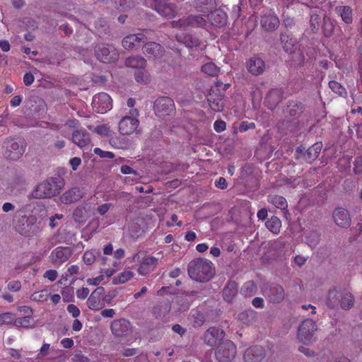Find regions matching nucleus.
Masks as SVG:
<instances>
[{
	"mask_svg": "<svg viewBox=\"0 0 362 362\" xmlns=\"http://www.w3.org/2000/svg\"><path fill=\"white\" fill-rule=\"evenodd\" d=\"M163 259L162 252H157L155 255H148L144 252L139 251L134 255L132 260L140 262L137 272L141 276H146L153 271Z\"/></svg>",
	"mask_w": 362,
	"mask_h": 362,
	"instance_id": "4",
	"label": "nucleus"
},
{
	"mask_svg": "<svg viewBox=\"0 0 362 362\" xmlns=\"http://www.w3.org/2000/svg\"><path fill=\"white\" fill-rule=\"evenodd\" d=\"M335 13L341 17L342 21L346 24L353 22V11L349 6H337L334 8Z\"/></svg>",
	"mask_w": 362,
	"mask_h": 362,
	"instance_id": "29",
	"label": "nucleus"
},
{
	"mask_svg": "<svg viewBox=\"0 0 362 362\" xmlns=\"http://www.w3.org/2000/svg\"><path fill=\"white\" fill-rule=\"evenodd\" d=\"M144 54L149 58H159L163 55V48L156 42H148L143 47Z\"/></svg>",
	"mask_w": 362,
	"mask_h": 362,
	"instance_id": "25",
	"label": "nucleus"
},
{
	"mask_svg": "<svg viewBox=\"0 0 362 362\" xmlns=\"http://www.w3.org/2000/svg\"><path fill=\"white\" fill-rule=\"evenodd\" d=\"M57 276H58L57 272L54 269L47 270L44 274V277L48 279L51 281H54L57 279Z\"/></svg>",
	"mask_w": 362,
	"mask_h": 362,
	"instance_id": "63",
	"label": "nucleus"
},
{
	"mask_svg": "<svg viewBox=\"0 0 362 362\" xmlns=\"http://www.w3.org/2000/svg\"><path fill=\"white\" fill-rule=\"evenodd\" d=\"M57 192L56 182L53 180H45L35 187L31 193L35 199L49 198Z\"/></svg>",
	"mask_w": 362,
	"mask_h": 362,
	"instance_id": "9",
	"label": "nucleus"
},
{
	"mask_svg": "<svg viewBox=\"0 0 362 362\" xmlns=\"http://www.w3.org/2000/svg\"><path fill=\"white\" fill-rule=\"evenodd\" d=\"M16 320V316L12 313H4L0 315V325H11Z\"/></svg>",
	"mask_w": 362,
	"mask_h": 362,
	"instance_id": "47",
	"label": "nucleus"
},
{
	"mask_svg": "<svg viewBox=\"0 0 362 362\" xmlns=\"http://www.w3.org/2000/svg\"><path fill=\"white\" fill-rule=\"evenodd\" d=\"M32 323V317H22L16 318L14 321V325L16 327H23V328H29L30 327Z\"/></svg>",
	"mask_w": 362,
	"mask_h": 362,
	"instance_id": "44",
	"label": "nucleus"
},
{
	"mask_svg": "<svg viewBox=\"0 0 362 362\" xmlns=\"http://www.w3.org/2000/svg\"><path fill=\"white\" fill-rule=\"evenodd\" d=\"M64 216L62 214H55L49 218V226L51 228H54L58 226L57 221L62 219Z\"/></svg>",
	"mask_w": 362,
	"mask_h": 362,
	"instance_id": "54",
	"label": "nucleus"
},
{
	"mask_svg": "<svg viewBox=\"0 0 362 362\" xmlns=\"http://www.w3.org/2000/svg\"><path fill=\"white\" fill-rule=\"evenodd\" d=\"M83 195V189L76 187L63 193L60 197V201L64 204H70L80 200Z\"/></svg>",
	"mask_w": 362,
	"mask_h": 362,
	"instance_id": "19",
	"label": "nucleus"
},
{
	"mask_svg": "<svg viewBox=\"0 0 362 362\" xmlns=\"http://www.w3.org/2000/svg\"><path fill=\"white\" fill-rule=\"evenodd\" d=\"M174 109L173 100L168 97L159 98L154 103V110L158 117L169 115L173 112Z\"/></svg>",
	"mask_w": 362,
	"mask_h": 362,
	"instance_id": "13",
	"label": "nucleus"
},
{
	"mask_svg": "<svg viewBox=\"0 0 362 362\" xmlns=\"http://www.w3.org/2000/svg\"><path fill=\"white\" fill-rule=\"evenodd\" d=\"M236 346L230 340L223 341L218 344L215 355L219 362H230L235 356Z\"/></svg>",
	"mask_w": 362,
	"mask_h": 362,
	"instance_id": "8",
	"label": "nucleus"
},
{
	"mask_svg": "<svg viewBox=\"0 0 362 362\" xmlns=\"http://www.w3.org/2000/svg\"><path fill=\"white\" fill-rule=\"evenodd\" d=\"M320 21V17L319 15H317L316 13L311 14L310 23L311 30L313 32H315L318 30Z\"/></svg>",
	"mask_w": 362,
	"mask_h": 362,
	"instance_id": "50",
	"label": "nucleus"
},
{
	"mask_svg": "<svg viewBox=\"0 0 362 362\" xmlns=\"http://www.w3.org/2000/svg\"><path fill=\"white\" fill-rule=\"evenodd\" d=\"M139 111L137 109H130L128 114L123 117L119 122V132L122 135H130L133 134L139 124L137 119Z\"/></svg>",
	"mask_w": 362,
	"mask_h": 362,
	"instance_id": "7",
	"label": "nucleus"
},
{
	"mask_svg": "<svg viewBox=\"0 0 362 362\" xmlns=\"http://www.w3.org/2000/svg\"><path fill=\"white\" fill-rule=\"evenodd\" d=\"M265 225L268 230H269L270 231L275 234H277L278 233H279L281 222L280 219L276 216H272L266 222Z\"/></svg>",
	"mask_w": 362,
	"mask_h": 362,
	"instance_id": "37",
	"label": "nucleus"
},
{
	"mask_svg": "<svg viewBox=\"0 0 362 362\" xmlns=\"http://www.w3.org/2000/svg\"><path fill=\"white\" fill-rule=\"evenodd\" d=\"M8 156L12 160L18 159L25 151V143L21 139H10L6 142Z\"/></svg>",
	"mask_w": 362,
	"mask_h": 362,
	"instance_id": "16",
	"label": "nucleus"
},
{
	"mask_svg": "<svg viewBox=\"0 0 362 362\" xmlns=\"http://www.w3.org/2000/svg\"><path fill=\"white\" fill-rule=\"evenodd\" d=\"M92 105L96 112L103 114L112 108V99L108 94L100 93L93 98Z\"/></svg>",
	"mask_w": 362,
	"mask_h": 362,
	"instance_id": "12",
	"label": "nucleus"
},
{
	"mask_svg": "<svg viewBox=\"0 0 362 362\" xmlns=\"http://www.w3.org/2000/svg\"><path fill=\"white\" fill-rule=\"evenodd\" d=\"M317 330V326L315 321L306 319L300 325L297 332L298 340L308 345L315 341V334Z\"/></svg>",
	"mask_w": 362,
	"mask_h": 362,
	"instance_id": "6",
	"label": "nucleus"
},
{
	"mask_svg": "<svg viewBox=\"0 0 362 362\" xmlns=\"http://www.w3.org/2000/svg\"><path fill=\"white\" fill-rule=\"evenodd\" d=\"M146 6L154 8L155 10L157 8V6L158 4L161 5L163 2L167 1L168 0H144Z\"/></svg>",
	"mask_w": 362,
	"mask_h": 362,
	"instance_id": "59",
	"label": "nucleus"
},
{
	"mask_svg": "<svg viewBox=\"0 0 362 362\" xmlns=\"http://www.w3.org/2000/svg\"><path fill=\"white\" fill-rule=\"evenodd\" d=\"M134 276V272L130 267L126 268L122 272L113 278V282L115 284H124L132 279Z\"/></svg>",
	"mask_w": 362,
	"mask_h": 362,
	"instance_id": "34",
	"label": "nucleus"
},
{
	"mask_svg": "<svg viewBox=\"0 0 362 362\" xmlns=\"http://www.w3.org/2000/svg\"><path fill=\"white\" fill-rule=\"evenodd\" d=\"M321 149L322 145L319 143H315L307 150L304 155L305 160L308 163H311L318 156Z\"/></svg>",
	"mask_w": 362,
	"mask_h": 362,
	"instance_id": "33",
	"label": "nucleus"
},
{
	"mask_svg": "<svg viewBox=\"0 0 362 362\" xmlns=\"http://www.w3.org/2000/svg\"><path fill=\"white\" fill-rule=\"evenodd\" d=\"M329 88L340 96H345L346 91L345 88L338 82L332 81L329 83Z\"/></svg>",
	"mask_w": 362,
	"mask_h": 362,
	"instance_id": "46",
	"label": "nucleus"
},
{
	"mask_svg": "<svg viewBox=\"0 0 362 362\" xmlns=\"http://www.w3.org/2000/svg\"><path fill=\"white\" fill-rule=\"evenodd\" d=\"M93 152L100 158H114V154L112 152L103 151L100 148H95Z\"/></svg>",
	"mask_w": 362,
	"mask_h": 362,
	"instance_id": "51",
	"label": "nucleus"
},
{
	"mask_svg": "<svg viewBox=\"0 0 362 362\" xmlns=\"http://www.w3.org/2000/svg\"><path fill=\"white\" fill-rule=\"evenodd\" d=\"M333 218L335 223L341 228H348L351 223L349 211L341 207L337 208L333 211Z\"/></svg>",
	"mask_w": 362,
	"mask_h": 362,
	"instance_id": "17",
	"label": "nucleus"
},
{
	"mask_svg": "<svg viewBox=\"0 0 362 362\" xmlns=\"http://www.w3.org/2000/svg\"><path fill=\"white\" fill-rule=\"evenodd\" d=\"M112 334L116 337H126L132 333L133 327L129 321L121 318L115 320L110 325Z\"/></svg>",
	"mask_w": 362,
	"mask_h": 362,
	"instance_id": "11",
	"label": "nucleus"
},
{
	"mask_svg": "<svg viewBox=\"0 0 362 362\" xmlns=\"http://www.w3.org/2000/svg\"><path fill=\"white\" fill-rule=\"evenodd\" d=\"M21 284L18 281H11L8 284V288L10 291L16 292L21 289Z\"/></svg>",
	"mask_w": 362,
	"mask_h": 362,
	"instance_id": "64",
	"label": "nucleus"
},
{
	"mask_svg": "<svg viewBox=\"0 0 362 362\" xmlns=\"http://www.w3.org/2000/svg\"><path fill=\"white\" fill-rule=\"evenodd\" d=\"M282 92L280 89L271 90L267 95L265 103L269 109H273L281 101Z\"/></svg>",
	"mask_w": 362,
	"mask_h": 362,
	"instance_id": "30",
	"label": "nucleus"
},
{
	"mask_svg": "<svg viewBox=\"0 0 362 362\" xmlns=\"http://www.w3.org/2000/svg\"><path fill=\"white\" fill-rule=\"evenodd\" d=\"M268 202L281 210H286L288 207L286 199L281 196L269 195L268 197Z\"/></svg>",
	"mask_w": 362,
	"mask_h": 362,
	"instance_id": "36",
	"label": "nucleus"
},
{
	"mask_svg": "<svg viewBox=\"0 0 362 362\" xmlns=\"http://www.w3.org/2000/svg\"><path fill=\"white\" fill-rule=\"evenodd\" d=\"M104 295V288L98 287L89 296L87 299L86 305L88 308L93 311H98L103 309L105 305L103 300Z\"/></svg>",
	"mask_w": 362,
	"mask_h": 362,
	"instance_id": "14",
	"label": "nucleus"
},
{
	"mask_svg": "<svg viewBox=\"0 0 362 362\" xmlns=\"http://www.w3.org/2000/svg\"><path fill=\"white\" fill-rule=\"evenodd\" d=\"M98 59L104 63H110L117 58V51L112 45H99L95 49Z\"/></svg>",
	"mask_w": 362,
	"mask_h": 362,
	"instance_id": "10",
	"label": "nucleus"
},
{
	"mask_svg": "<svg viewBox=\"0 0 362 362\" xmlns=\"http://www.w3.org/2000/svg\"><path fill=\"white\" fill-rule=\"evenodd\" d=\"M135 79L138 83H147L150 81V75L145 68H141L134 72Z\"/></svg>",
	"mask_w": 362,
	"mask_h": 362,
	"instance_id": "39",
	"label": "nucleus"
},
{
	"mask_svg": "<svg viewBox=\"0 0 362 362\" xmlns=\"http://www.w3.org/2000/svg\"><path fill=\"white\" fill-rule=\"evenodd\" d=\"M214 0H197L196 5L200 8V11L206 13L207 18L211 25L215 26H222L226 23L227 15L221 9L211 11L214 6Z\"/></svg>",
	"mask_w": 362,
	"mask_h": 362,
	"instance_id": "5",
	"label": "nucleus"
},
{
	"mask_svg": "<svg viewBox=\"0 0 362 362\" xmlns=\"http://www.w3.org/2000/svg\"><path fill=\"white\" fill-rule=\"evenodd\" d=\"M156 11L161 16L167 18H173L175 16V8L167 1L163 2L161 5L158 4Z\"/></svg>",
	"mask_w": 362,
	"mask_h": 362,
	"instance_id": "31",
	"label": "nucleus"
},
{
	"mask_svg": "<svg viewBox=\"0 0 362 362\" xmlns=\"http://www.w3.org/2000/svg\"><path fill=\"white\" fill-rule=\"evenodd\" d=\"M93 132L100 136H108L110 132V127L107 124H100L95 127Z\"/></svg>",
	"mask_w": 362,
	"mask_h": 362,
	"instance_id": "48",
	"label": "nucleus"
},
{
	"mask_svg": "<svg viewBox=\"0 0 362 362\" xmlns=\"http://www.w3.org/2000/svg\"><path fill=\"white\" fill-rule=\"evenodd\" d=\"M238 293V285L235 282L228 283L223 291V296L225 300L231 302Z\"/></svg>",
	"mask_w": 362,
	"mask_h": 362,
	"instance_id": "32",
	"label": "nucleus"
},
{
	"mask_svg": "<svg viewBox=\"0 0 362 362\" xmlns=\"http://www.w3.org/2000/svg\"><path fill=\"white\" fill-rule=\"evenodd\" d=\"M95 252L93 250L86 251L83 254V261L87 265L92 264L95 260Z\"/></svg>",
	"mask_w": 362,
	"mask_h": 362,
	"instance_id": "49",
	"label": "nucleus"
},
{
	"mask_svg": "<svg viewBox=\"0 0 362 362\" xmlns=\"http://www.w3.org/2000/svg\"><path fill=\"white\" fill-rule=\"evenodd\" d=\"M208 102L210 108L215 112H221L224 107L223 97L220 94H216L213 91L210 93L208 97Z\"/></svg>",
	"mask_w": 362,
	"mask_h": 362,
	"instance_id": "28",
	"label": "nucleus"
},
{
	"mask_svg": "<svg viewBox=\"0 0 362 362\" xmlns=\"http://www.w3.org/2000/svg\"><path fill=\"white\" fill-rule=\"evenodd\" d=\"M18 310L19 311V313L23 315L24 317H28V316L32 317L33 316V311L32 308L28 306H25V305L19 306L18 308Z\"/></svg>",
	"mask_w": 362,
	"mask_h": 362,
	"instance_id": "55",
	"label": "nucleus"
},
{
	"mask_svg": "<svg viewBox=\"0 0 362 362\" xmlns=\"http://www.w3.org/2000/svg\"><path fill=\"white\" fill-rule=\"evenodd\" d=\"M261 25L265 30H276L279 25V20L276 14L269 12L264 14L261 19Z\"/></svg>",
	"mask_w": 362,
	"mask_h": 362,
	"instance_id": "23",
	"label": "nucleus"
},
{
	"mask_svg": "<svg viewBox=\"0 0 362 362\" xmlns=\"http://www.w3.org/2000/svg\"><path fill=\"white\" fill-rule=\"evenodd\" d=\"M49 293L47 290H42L37 292H35L30 296V299L37 302H45L49 298Z\"/></svg>",
	"mask_w": 362,
	"mask_h": 362,
	"instance_id": "43",
	"label": "nucleus"
},
{
	"mask_svg": "<svg viewBox=\"0 0 362 362\" xmlns=\"http://www.w3.org/2000/svg\"><path fill=\"white\" fill-rule=\"evenodd\" d=\"M257 286L253 281L246 282L241 288L242 294L245 296H252L255 294Z\"/></svg>",
	"mask_w": 362,
	"mask_h": 362,
	"instance_id": "42",
	"label": "nucleus"
},
{
	"mask_svg": "<svg viewBox=\"0 0 362 362\" xmlns=\"http://www.w3.org/2000/svg\"><path fill=\"white\" fill-rule=\"evenodd\" d=\"M70 255L69 248L58 247L51 252L49 259L54 265L59 266L69 258Z\"/></svg>",
	"mask_w": 362,
	"mask_h": 362,
	"instance_id": "18",
	"label": "nucleus"
},
{
	"mask_svg": "<svg viewBox=\"0 0 362 362\" xmlns=\"http://www.w3.org/2000/svg\"><path fill=\"white\" fill-rule=\"evenodd\" d=\"M255 124L253 122H243L239 127V131L240 132H245L248 129H255Z\"/></svg>",
	"mask_w": 362,
	"mask_h": 362,
	"instance_id": "57",
	"label": "nucleus"
},
{
	"mask_svg": "<svg viewBox=\"0 0 362 362\" xmlns=\"http://www.w3.org/2000/svg\"><path fill=\"white\" fill-rule=\"evenodd\" d=\"M247 69L252 75H259L265 69L264 62L258 57H253L247 62Z\"/></svg>",
	"mask_w": 362,
	"mask_h": 362,
	"instance_id": "22",
	"label": "nucleus"
},
{
	"mask_svg": "<svg viewBox=\"0 0 362 362\" xmlns=\"http://www.w3.org/2000/svg\"><path fill=\"white\" fill-rule=\"evenodd\" d=\"M188 274L196 281H208L214 274L213 264L204 259H193L188 264Z\"/></svg>",
	"mask_w": 362,
	"mask_h": 362,
	"instance_id": "2",
	"label": "nucleus"
},
{
	"mask_svg": "<svg viewBox=\"0 0 362 362\" xmlns=\"http://www.w3.org/2000/svg\"><path fill=\"white\" fill-rule=\"evenodd\" d=\"M326 303L331 308L340 307L343 310H349L354 305V297L346 289H333L328 292Z\"/></svg>",
	"mask_w": 362,
	"mask_h": 362,
	"instance_id": "3",
	"label": "nucleus"
},
{
	"mask_svg": "<svg viewBox=\"0 0 362 362\" xmlns=\"http://www.w3.org/2000/svg\"><path fill=\"white\" fill-rule=\"evenodd\" d=\"M87 216L86 207L84 205L78 206L73 213V218L76 222H83Z\"/></svg>",
	"mask_w": 362,
	"mask_h": 362,
	"instance_id": "38",
	"label": "nucleus"
},
{
	"mask_svg": "<svg viewBox=\"0 0 362 362\" xmlns=\"http://www.w3.org/2000/svg\"><path fill=\"white\" fill-rule=\"evenodd\" d=\"M62 297L63 300L65 302H69L71 301L73 298V290L72 288H65L62 291Z\"/></svg>",
	"mask_w": 362,
	"mask_h": 362,
	"instance_id": "56",
	"label": "nucleus"
},
{
	"mask_svg": "<svg viewBox=\"0 0 362 362\" xmlns=\"http://www.w3.org/2000/svg\"><path fill=\"white\" fill-rule=\"evenodd\" d=\"M206 21L200 16H190L187 18L178 21H173V27L187 29L189 27H204L206 25Z\"/></svg>",
	"mask_w": 362,
	"mask_h": 362,
	"instance_id": "15",
	"label": "nucleus"
},
{
	"mask_svg": "<svg viewBox=\"0 0 362 362\" xmlns=\"http://www.w3.org/2000/svg\"><path fill=\"white\" fill-rule=\"evenodd\" d=\"M226 122L222 120H217L214 124V128L216 132H222L226 129Z\"/></svg>",
	"mask_w": 362,
	"mask_h": 362,
	"instance_id": "58",
	"label": "nucleus"
},
{
	"mask_svg": "<svg viewBox=\"0 0 362 362\" xmlns=\"http://www.w3.org/2000/svg\"><path fill=\"white\" fill-rule=\"evenodd\" d=\"M354 170L355 173H362V158L358 157L355 159L354 161Z\"/></svg>",
	"mask_w": 362,
	"mask_h": 362,
	"instance_id": "62",
	"label": "nucleus"
},
{
	"mask_svg": "<svg viewBox=\"0 0 362 362\" xmlns=\"http://www.w3.org/2000/svg\"><path fill=\"white\" fill-rule=\"evenodd\" d=\"M322 29L326 37H329L332 35L334 30V25L330 18H324Z\"/></svg>",
	"mask_w": 362,
	"mask_h": 362,
	"instance_id": "45",
	"label": "nucleus"
},
{
	"mask_svg": "<svg viewBox=\"0 0 362 362\" xmlns=\"http://www.w3.org/2000/svg\"><path fill=\"white\" fill-rule=\"evenodd\" d=\"M177 39L178 41L184 43L187 47L192 48L194 47H197L199 45V40L197 38L194 37L191 35H187L184 37H182L180 35H177Z\"/></svg>",
	"mask_w": 362,
	"mask_h": 362,
	"instance_id": "40",
	"label": "nucleus"
},
{
	"mask_svg": "<svg viewBox=\"0 0 362 362\" xmlns=\"http://www.w3.org/2000/svg\"><path fill=\"white\" fill-rule=\"evenodd\" d=\"M73 142L80 148H86L90 146V139L88 133L84 130H76L72 135Z\"/></svg>",
	"mask_w": 362,
	"mask_h": 362,
	"instance_id": "26",
	"label": "nucleus"
},
{
	"mask_svg": "<svg viewBox=\"0 0 362 362\" xmlns=\"http://www.w3.org/2000/svg\"><path fill=\"white\" fill-rule=\"evenodd\" d=\"M67 311L68 313L71 315V316L74 318H76L78 317L80 314H81V311L80 310L78 309V307H76L75 305L74 304H69L67 306Z\"/></svg>",
	"mask_w": 362,
	"mask_h": 362,
	"instance_id": "52",
	"label": "nucleus"
},
{
	"mask_svg": "<svg viewBox=\"0 0 362 362\" xmlns=\"http://www.w3.org/2000/svg\"><path fill=\"white\" fill-rule=\"evenodd\" d=\"M265 296L270 302L278 303L282 301L285 297L284 289L280 286H272L268 292H265Z\"/></svg>",
	"mask_w": 362,
	"mask_h": 362,
	"instance_id": "24",
	"label": "nucleus"
},
{
	"mask_svg": "<svg viewBox=\"0 0 362 362\" xmlns=\"http://www.w3.org/2000/svg\"><path fill=\"white\" fill-rule=\"evenodd\" d=\"M311 239L310 240L308 237H307V241L310 246L313 247L316 245L317 243L319 240V235L316 232H313L310 233Z\"/></svg>",
	"mask_w": 362,
	"mask_h": 362,
	"instance_id": "60",
	"label": "nucleus"
},
{
	"mask_svg": "<svg viewBox=\"0 0 362 362\" xmlns=\"http://www.w3.org/2000/svg\"><path fill=\"white\" fill-rule=\"evenodd\" d=\"M112 206V203H105L102 205H100L97 209V212L101 215L104 216L107 214V212L109 211V209Z\"/></svg>",
	"mask_w": 362,
	"mask_h": 362,
	"instance_id": "53",
	"label": "nucleus"
},
{
	"mask_svg": "<svg viewBox=\"0 0 362 362\" xmlns=\"http://www.w3.org/2000/svg\"><path fill=\"white\" fill-rule=\"evenodd\" d=\"M126 65L134 69L135 71L141 68H145L146 61L144 58L139 56L130 57L126 59Z\"/></svg>",
	"mask_w": 362,
	"mask_h": 362,
	"instance_id": "35",
	"label": "nucleus"
},
{
	"mask_svg": "<svg viewBox=\"0 0 362 362\" xmlns=\"http://www.w3.org/2000/svg\"><path fill=\"white\" fill-rule=\"evenodd\" d=\"M46 215L45 208L36 202L22 206L16 211L13 227L21 235L31 238L42 230V221Z\"/></svg>",
	"mask_w": 362,
	"mask_h": 362,
	"instance_id": "1",
	"label": "nucleus"
},
{
	"mask_svg": "<svg viewBox=\"0 0 362 362\" xmlns=\"http://www.w3.org/2000/svg\"><path fill=\"white\" fill-rule=\"evenodd\" d=\"M224 337L223 331L216 327H211L204 334V341L209 346H213L222 341Z\"/></svg>",
	"mask_w": 362,
	"mask_h": 362,
	"instance_id": "21",
	"label": "nucleus"
},
{
	"mask_svg": "<svg viewBox=\"0 0 362 362\" xmlns=\"http://www.w3.org/2000/svg\"><path fill=\"white\" fill-rule=\"evenodd\" d=\"M89 289L88 288H82L81 289L77 290L76 296L79 299H86L89 294Z\"/></svg>",
	"mask_w": 362,
	"mask_h": 362,
	"instance_id": "61",
	"label": "nucleus"
},
{
	"mask_svg": "<svg viewBox=\"0 0 362 362\" xmlns=\"http://www.w3.org/2000/svg\"><path fill=\"white\" fill-rule=\"evenodd\" d=\"M265 356V351L262 346H255L247 349L244 354L245 362H259Z\"/></svg>",
	"mask_w": 362,
	"mask_h": 362,
	"instance_id": "20",
	"label": "nucleus"
},
{
	"mask_svg": "<svg viewBox=\"0 0 362 362\" xmlns=\"http://www.w3.org/2000/svg\"><path fill=\"white\" fill-rule=\"evenodd\" d=\"M145 36L142 33L132 34L126 36L122 40V46L127 49H133L141 42H144Z\"/></svg>",
	"mask_w": 362,
	"mask_h": 362,
	"instance_id": "27",
	"label": "nucleus"
},
{
	"mask_svg": "<svg viewBox=\"0 0 362 362\" xmlns=\"http://www.w3.org/2000/svg\"><path fill=\"white\" fill-rule=\"evenodd\" d=\"M202 71L209 75L216 76L219 72V68L213 62H207L202 66Z\"/></svg>",
	"mask_w": 362,
	"mask_h": 362,
	"instance_id": "41",
	"label": "nucleus"
}]
</instances>
